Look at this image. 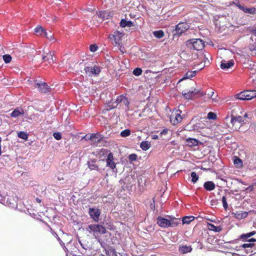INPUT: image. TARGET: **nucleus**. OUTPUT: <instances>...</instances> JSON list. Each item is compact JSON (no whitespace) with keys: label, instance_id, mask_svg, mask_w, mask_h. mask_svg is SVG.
Masks as SVG:
<instances>
[{"label":"nucleus","instance_id":"49530a36","mask_svg":"<svg viewBox=\"0 0 256 256\" xmlns=\"http://www.w3.org/2000/svg\"><path fill=\"white\" fill-rule=\"evenodd\" d=\"M98 49V46L96 44H91L90 46V50L92 52H95Z\"/></svg>","mask_w":256,"mask_h":256},{"label":"nucleus","instance_id":"603ef678","mask_svg":"<svg viewBox=\"0 0 256 256\" xmlns=\"http://www.w3.org/2000/svg\"><path fill=\"white\" fill-rule=\"evenodd\" d=\"M42 36H44L46 38H50L48 36V33L44 30V31L42 32V34H41Z\"/></svg>","mask_w":256,"mask_h":256},{"label":"nucleus","instance_id":"39448f33","mask_svg":"<svg viewBox=\"0 0 256 256\" xmlns=\"http://www.w3.org/2000/svg\"><path fill=\"white\" fill-rule=\"evenodd\" d=\"M88 214L90 218L93 220L98 222L100 220V216L101 214V210L96 207H90L88 209Z\"/></svg>","mask_w":256,"mask_h":256},{"label":"nucleus","instance_id":"a878e982","mask_svg":"<svg viewBox=\"0 0 256 256\" xmlns=\"http://www.w3.org/2000/svg\"><path fill=\"white\" fill-rule=\"evenodd\" d=\"M196 89L194 90H189L188 92H182V95L186 99L190 100L192 99V97L195 94Z\"/></svg>","mask_w":256,"mask_h":256},{"label":"nucleus","instance_id":"680f3d73","mask_svg":"<svg viewBox=\"0 0 256 256\" xmlns=\"http://www.w3.org/2000/svg\"><path fill=\"white\" fill-rule=\"evenodd\" d=\"M158 138V136H154V138L156 139Z\"/></svg>","mask_w":256,"mask_h":256},{"label":"nucleus","instance_id":"4c0bfd02","mask_svg":"<svg viewBox=\"0 0 256 256\" xmlns=\"http://www.w3.org/2000/svg\"><path fill=\"white\" fill-rule=\"evenodd\" d=\"M142 73V70L140 68H136L133 71V74L136 76H139Z\"/></svg>","mask_w":256,"mask_h":256},{"label":"nucleus","instance_id":"9d476101","mask_svg":"<svg viewBox=\"0 0 256 256\" xmlns=\"http://www.w3.org/2000/svg\"><path fill=\"white\" fill-rule=\"evenodd\" d=\"M10 116L12 118H18L20 117L26 118V114L24 110L21 107L16 108L10 114Z\"/></svg>","mask_w":256,"mask_h":256},{"label":"nucleus","instance_id":"c756f323","mask_svg":"<svg viewBox=\"0 0 256 256\" xmlns=\"http://www.w3.org/2000/svg\"><path fill=\"white\" fill-rule=\"evenodd\" d=\"M196 72L194 71H188L185 74V76L181 79L180 80L184 79L190 78L196 76Z\"/></svg>","mask_w":256,"mask_h":256},{"label":"nucleus","instance_id":"412c9836","mask_svg":"<svg viewBox=\"0 0 256 256\" xmlns=\"http://www.w3.org/2000/svg\"><path fill=\"white\" fill-rule=\"evenodd\" d=\"M86 138L92 140L94 142H98L101 138L100 135L97 134H88L86 136Z\"/></svg>","mask_w":256,"mask_h":256},{"label":"nucleus","instance_id":"6ab92c4d","mask_svg":"<svg viewBox=\"0 0 256 256\" xmlns=\"http://www.w3.org/2000/svg\"><path fill=\"white\" fill-rule=\"evenodd\" d=\"M28 120H32V122H38L42 120V116L38 113L33 114L28 117Z\"/></svg>","mask_w":256,"mask_h":256},{"label":"nucleus","instance_id":"5fc2aeb1","mask_svg":"<svg viewBox=\"0 0 256 256\" xmlns=\"http://www.w3.org/2000/svg\"><path fill=\"white\" fill-rule=\"evenodd\" d=\"M168 129H163V130L160 132L162 134H166L168 132Z\"/></svg>","mask_w":256,"mask_h":256},{"label":"nucleus","instance_id":"052dcab7","mask_svg":"<svg viewBox=\"0 0 256 256\" xmlns=\"http://www.w3.org/2000/svg\"><path fill=\"white\" fill-rule=\"evenodd\" d=\"M68 126L69 127H72V124H70V125H68Z\"/></svg>","mask_w":256,"mask_h":256},{"label":"nucleus","instance_id":"e433bc0d","mask_svg":"<svg viewBox=\"0 0 256 256\" xmlns=\"http://www.w3.org/2000/svg\"><path fill=\"white\" fill-rule=\"evenodd\" d=\"M130 132L129 130V129H126L125 130H123L120 133V136L122 137H126L128 136H130Z\"/></svg>","mask_w":256,"mask_h":256},{"label":"nucleus","instance_id":"8fccbe9b","mask_svg":"<svg viewBox=\"0 0 256 256\" xmlns=\"http://www.w3.org/2000/svg\"><path fill=\"white\" fill-rule=\"evenodd\" d=\"M195 94H200V96H203L206 94V93L203 92H200V90H196Z\"/></svg>","mask_w":256,"mask_h":256},{"label":"nucleus","instance_id":"20e7f679","mask_svg":"<svg viewBox=\"0 0 256 256\" xmlns=\"http://www.w3.org/2000/svg\"><path fill=\"white\" fill-rule=\"evenodd\" d=\"M129 101L128 98L123 95H120L118 96L116 101L113 102L112 106H110V109L114 108L116 107L118 104H120V106H124V110H129Z\"/></svg>","mask_w":256,"mask_h":256},{"label":"nucleus","instance_id":"09e8293b","mask_svg":"<svg viewBox=\"0 0 256 256\" xmlns=\"http://www.w3.org/2000/svg\"><path fill=\"white\" fill-rule=\"evenodd\" d=\"M249 48H250V50H251V51L256 50V45H255V44L250 45L249 46Z\"/></svg>","mask_w":256,"mask_h":256},{"label":"nucleus","instance_id":"9b49d317","mask_svg":"<svg viewBox=\"0 0 256 256\" xmlns=\"http://www.w3.org/2000/svg\"><path fill=\"white\" fill-rule=\"evenodd\" d=\"M244 118L241 116H231L230 118V124L231 126L229 125L228 127H233V126H238L236 124H240L242 122H244ZM242 124L239 125V128L242 126Z\"/></svg>","mask_w":256,"mask_h":256},{"label":"nucleus","instance_id":"79ce46f5","mask_svg":"<svg viewBox=\"0 0 256 256\" xmlns=\"http://www.w3.org/2000/svg\"><path fill=\"white\" fill-rule=\"evenodd\" d=\"M88 167L91 170H94L96 168H98V166H96L94 162H88Z\"/></svg>","mask_w":256,"mask_h":256},{"label":"nucleus","instance_id":"a18cd8bd","mask_svg":"<svg viewBox=\"0 0 256 256\" xmlns=\"http://www.w3.org/2000/svg\"><path fill=\"white\" fill-rule=\"evenodd\" d=\"M54 137L56 140H60L62 138V134L60 132H54L53 134Z\"/></svg>","mask_w":256,"mask_h":256},{"label":"nucleus","instance_id":"7ed1b4c3","mask_svg":"<svg viewBox=\"0 0 256 256\" xmlns=\"http://www.w3.org/2000/svg\"><path fill=\"white\" fill-rule=\"evenodd\" d=\"M236 98L240 100H250L256 98V90H244L236 94Z\"/></svg>","mask_w":256,"mask_h":256},{"label":"nucleus","instance_id":"72a5a7b5","mask_svg":"<svg viewBox=\"0 0 256 256\" xmlns=\"http://www.w3.org/2000/svg\"><path fill=\"white\" fill-rule=\"evenodd\" d=\"M153 34L156 38H160L164 36V32H163L162 30H157L154 32Z\"/></svg>","mask_w":256,"mask_h":256},{"label":"nucleus","instance_id":"f3484780","mask_svg":"<svg viewBox=\"0 0 256 256\" xmlns=\"http://www.w3.org/2000/svg\"><path fill=\"white\" fill-rule=\"evenodd\" d=\"M234 64V62L233 60H231L228 61L224 60L222 62L220 68L224 70H227L231 67L233 66Z\"/></svg>","mask_w":256,"mask_h":256},{"label":"nucleus","instance_id":"c9c22d12","mask_svg":"<svg viewBox=\"0 0 256 256\" xmlns=\"http://www.w3.org/2000/svg\"><path fill=\"white\" fill-rule=\"evenodd\" d=\"M234 163L238 167H240V166L242 165V160L240 158H238L237 157H234Z\"/></svg>","mask_w":256,"mask_h":256},{"label":"nucleus","instance_id":"0e129e2a","mask_svg":"<svg viewBox=\"0 0 256 256\" xmlns=\"http://www.w3.org/2000/svg\"><path fill=\"white\" fill-rule=\"evenodd\" d=\"M58 240H60V238H58Z\"/></svg>","mask_w":256,"mask_h":256},{"label":"nucleus","instance_id":"4d7b16f0","mask_svg":"<svg viewBox=\"0 0 256 256\" xmlns=\"http://www.w3.org/2000/svg\"><path fill=\"white\" fill-rule=\"evenodd\" d=\"M36 201L38 202H40V200L39 199V198H36Z\"/></svg>","mask_w":256,"mask_h":256},{"label":"nucleus","instance_id":"b1692460","mask_svg":"<svg viewBox=\"0 0 256 256\" xmlns=\"http://www.w3.org/2000/svg\"><path fill=\"white\" fill-rule=\"evenodd\" d=\"M134 22L130 20H126L124 19H122L120 22V26L122 28L132 27L134 26Z\"/></svg>","mask_w":256,"mask_h":256},{"label":"nucleus","instance_id":"a211bd4d","mask_svg":"<svg viewBox=\"0 0 256 256\" xmlns=\"http://www.w3.org/2000/svg\"><path fill=\"white\" fill-rule=\"evenodd\" d=\"M232 214L236 218L242 220L246 218L248 216V212H246L236 211L232 212Z\"/></svg>","mask_w":256,"mask_h":256},{"label":"nucleus","instance_id":"58836bf2","mask_svg":"<svg viewBox=\"0 0 256 256\" xmlns=\"http://www.w3.org/2000/svg\"><path fill=\"white\" fill-rule=\"evenodd\" d=\"M3 60L6 63L8 64L11 61L12 57L9 54H4L3 56Z\"/></svg>","mask_w":256,"mask_h":256},{"label":"nucleus","instance_id":"f03ea898","mask_svg":"<svg viewBox=\"0 0 256 256\" xmlns=\"http://www.w3.org/2000/svg\"><path fill=\"white\" fill-rule=\"evenodd\" d=\"M86 230L89 233L93 232V235L96 236V234L98 232L100 234H104L106 232V228L100 224H90L87 226Z\"/></svg>","mask_w":256,"mask_h":256},{"label":"nucleus","instance_id":"de8ad7c7","mask_svg":"<svg viewBox=\"0 0 256 256\" xmlns=\"http://www.w3.org/2000/svg\"><path fill=\"white\" fill-rule=\"evenodd\" d=\"M129 160L132 161H134L136 160L137 155L136 154H131L128 156Z\"/></svg>","mask_w":256,"mask_h":256},{"label":"nucleus","instance_id":"aec40b11","mask_svg":"<svg viewBox=\"0 0 256 256\" xmlns=\"http://www.w3.org/2000/svg\"><path fill=\"white\" fill-rule=\"evenodd\" d=\"M182 118L180 114H172L170 117V122L174 125L182 121Z\"/></svg>","mask_w":256,"mask_h":256},{"label":"nucleus","instance_id":"cd10ccee","mask_svg":"<svg viewBox=\"0 0 256 256\" xmlns=\"http://www.w3.org/2000/svg\"><path fill=\"white\" fill-rule=\"evenodd\" d=\"M188 144L190 146H196L198 144V141L195 138H189L186 140Z\"/></svg>","mask_w":256,"mask_h":256},{"label":"nucleus","instance_id":"423d86ee","mask_svg":"<svg viewBox=\"0 0 256 256\" xmlns=\"http://www.w3.org/2000/svg\"><path fill=\"white\" fill-rule=\"evenodd\" d=\"M106 166L112 169V172L116 174L118 170L116 168V164L114 161V156L112 152H110L106 159Z\"/></svg>","mask_w":256,"mask_h":256},{"label":"nucleus","instance_id":"c03bdc74","mask_svg":"<svg viewBox=\"0 0 256 256\" xmlns=\"http://www.w3.org/2000/svg\"><path fill=\"white\" fill-rule=\"evenodd\" d=\"M254 244L253 243L249 242L246 244H244L242 246V247L244 248H252L254 246Z\"/></svg>","mask_w":256,"mask_h":256},{"label":"nucleus","instance_id":"7c9ffc66","mask_svg":"<svg viewBox=\"0 0 256 256\" xmlns=\"http://www.w3.org/2000/svg\"><path fill=\"white\" fill-rule=\"evenodd\" d=\"M150 146V143L148 141H143L140 144V148L144 150H148Z\"/></svg>","mask_w":256,"mask_h":256},{"label":"nucleus","instance_id":"4468645a","mask_svg":"<svg viewBox=\"0 0 256 256\" xmlns=\"http://www.w3.org/2000/svg\"><path fill=\"white\" fill-rule=\"evenodd\" d=\"M42 60L44 62H47L48 64H51L54 62L53 53L49 51L47 53H44L42 56Z\"/></svg>","mask_w":256,"mask_h":256},{"label":"nucleus","instance_id":"bb28decb","mask_svg":"<svg viewBox=\"0 0 256 256\" xmlns=\"http://www.w3.org/2000/svg\"><path fill=\"white\" fill-rule=\"evenodd\" d=\"M208 228L210 230H212L215 232H220L222 230V228L220 226H216L210 223L208 224Z\"/></svg>","mask_w":256,"mask_h":256},{"label":"nucleus","instance_id":"6e6d98bb","mask_svg":"<svg viewBox=\"0 0 256 256\" xmlns=\"http://www.w3.org/2000/svg\"><path fill=\"white\" fill-rule=\"evenodd\" d=\"M78 242L80 243V244L81 245V246L84 249H86V248L84 247L83 244L82 243V242L81 240H78Z\"/></svg>","mask_w":256,"mask_h":256},{"label":"nucleus","instance_id":"e2e57ef3","mask_svg":"<svg viewBox=\"0 0 256 256\" xmlns=\"http://www.w3.org/2000/svg\"><path fill=\"white\" fill-rule=\"evenodd\" d=\"M228 119V118H226V120H227Z\"/></svg>","mask_w":256,"mask_h":256},{"label":"nucleus","instance_id":"37998d69","mask_svg":"<svg viewBox=\"0 0 256 256\" xmlns=\"http://www.w3.org/2000/svg\"><path fill=\"white\" fill-rule=\"evenodd\" d=\"M222 205H223L224 208L225 210H226L228 208V204L226 202V196H224L222 198Z\"/></svg>","mask_w":256,"mask_h":256},{"label":"nucleus","instance_id":"864d4df0","mask_svg":"<svg viewBox=\"0 0 256 256\" xmlns=\"http://www.w3.org/2000/svg\"><path fill=\"white\" fill-rule=\"evenodd\" d=\"M252 33L256 36V27L252 28L251 30Z\"/></svg>","mask_w":256,"mask_h":256},{"label":"nucleus","instance_id":"dca6fc26","mask_svg":"<svg viewBox=\"0 0 256 256\" xmlns=\"http://www.w3.org/2000/svg\"><path fill=\"white\" fill-rule=\"evenodd\" d=\"M238 8L246 13L254 14H256V8L254 7L247 8L241 4L238 5Z\"/></svg>","mask_w":256,"mask_h":256},{"label":"nucleus","instance_id":"f704fd0d","mask_svg":"<svg viewBox=\"0 0 256 256\" xmlns=\"http://www.w3.org/2000/svg\"><path fill=\"white\" fill-rule=\"evenodd\" d=\"M192 177V182L194 184L196 183L198 180V176L195 172H192L190 174Z\"/></svg>","mask_w":256,"mask_h":256},{"label":"nucleus","instance_id":"f8f14e48","mask_svg":"<svg viewBox=\"0 0 256 256\" xmlns=\"http://www.w3.org/2000/svg\"><path fill=\"white\" fill-rule=\"evenodd\" d=\"M256 234L255 231H252L248 233L243 234L240 236V238L242 240L244 241H247L249 242H256V239L254 238H250Z\"/></svg>","mask_w":256,"mask_h":256},{"label":"nucleus","instance_id":"5701e85b","mask_svg":"<svg viewBox=\"0 0 256 256\" xmlns=\"http://www.w3.org/2000/svg\"><path fill=\"white\" fill-rule=\"evenodd\" d=\"M192 250L191 246H182L179 248L180 252L183 254L190 252Z\"/></svg>","mask_w":256,"mask_h":256},{"label":"nucleus","instance_id":"2eb2a0df","mask_svg":"<svg viewBox=\"0 0 256 256\" xmlns=\"http://www.w3.org/2000/svg\"><path fill=\"white\" fill-rule=\"evenodd\" d=\"M122 36V34L118 32H115L114 34H110L109 36V38L112 41L114 42L116 44H118L120 40V38Z\"/></svg>","mask_w":256,"mask_h":256},{"label":"nucleus","instance_id":"ea45409f","mask_svg":"<svg viewBox=\"0 0 256 256\" xmlns=\"http://www.w3.org/2000/svg\"><path fill=\"white\" fill-rule=\"evenodd\" d=\"M207 116L209 120H216V114L212 112H208Z\"/></svg>","mask_w":256,"mask_h":256},{"label":"nucleus","instance_id":"0eeeda50","mask_svg":"<svg viewBox=\"0 0 256 256\" xmlns=\"http://www.w3.org/2000/svg\"><path fill=\"white\" fill-rule=\"evenodd\" d=\"M192 48L196 50H202L204 46V42L200 38L194 39L190 40Z\"/></svg>","mask_w":256,"mask_h":256},{"label":"nucleus","instance_id":"3c124183","mask_svg":"<svg viewBox=\"0 0 256 256\" xmlns=\"http://www.w3.org/2000/svg\"><path fill=\"white\" fill-rule=\"evenodd\" d=\"M250 114L246 112L244 114L243 118H248V119H250L251 117H250Z\"/></svg>","mask_w":256,"mask_h":256},{"label":"nucleus","instance_id":"473e14b6","mask_svg":"<svg viewBox=\"0 0 256 256\" xmlns=\"http://www.w3.org/2000/svg\"><path fill=\"white\" fill-rule=\"evenodd\" d=\"M208 97L210 98H211L212 102H218V100L216 99V98L218 97V94H214V92L212 90L210 92H208L207 94Z\"/></svg>","mask_w":256,"mask_h":256},{"label":"nucleus","instance_id":"1a4fd4ad","mask_svg":"<svg viewBox=\"0 0 256 256\" xmlns=\"http://www.w3.org/2000/svg\"><path fill=\"white\" fill-rule=\"evenodd\" d=\"M190 26L186 22H180L176 27L175 31L176 34L178 36L182 34V33L186 32L189 29Z\"/></svg>","mask_w":256,"mask_h":256},{"label":"nucleus","instance_id":"c85d7f7f","mask_svg":"<svg viewBox=\"0 0 256 256\" xmlns=\"http://www.w3.org/2000/svg\"><path fill=\"white\" fill-rule=\"evenodd\" d=\"M194 219V217L192 216H184L182 219L183 224H189L190 222Z\"/></svg>","mask_w":256,"mask_h":256},{"label":"nucleus","instance_id":"f257e3e1","mask_svg":"<svg viewBox=\"0 0 256 256\" xmlns=\"http://www.w3.org/2000/svg\"><path fill=\"white\" fill-rule=\"evenodd\" d=\"M180 218H176L173 216H166L165 217L158 216L156 219L157 224L163 228L175 227L180 224Z\"/></svg>","mask_w":256,"mask_h":256},{"label":"nucleus","instance_id":"2f4dec72","mask_svg":"<svg viewBox=\"0 0 256 256\" xmlns=\"http://www.w3.org/2000/svg\"><path fill=\"white\" fill-rule=\"evenodd\" d=\"M18 138L26 140L28 138V134L26 132L21 131L19 132H18Z\"/></svg>","mask_w":256,"mask_h":256},{"label":"nucleus","instance_id":"6e6552de","mask_svg":"<svg viewBox=\"0 0 256 256\" xmlns=\"http://www.w3.org/2000/svg\"><path fill=\"white\" fill-rule=\"evenodd\" d=\"M84 70L89 76H92L94 75H98L100 72V69L99 66L95 65L94 66H86L84 68Z\"/></svg>","mask_w":256,"mask_h":256},{"label":"nucleus","instance_id":"13d9d810","mask_svg":"<svg viewBox=\"0 0 256 256\" xmlns=\"http://www.w3.org/2000/svg\"><path fill=\"white\" fill-rule=\"evenodd\" d=\"M112 256H117V255L116 254H113Z\"/></svg>","mask_w":256,"mask_h":256},{"label":"nucleus","instance_id":"bf43d9fd","mask_svg":"<svg viewBox=\"0 0 256 256\" xmlns=\"http://www.w3.org/2000/svg\"><path fill=\"white\" fill-rule=\"evenodd\" d=\"M148 72H150V70H146V73H148Z\"/></svg>","mask_w":256,"mask_h":256},{"label":"nucleus","instance_id":"393cba45","mask_svg":"<svg viewBox=\"0 0 256 256\" xmlns=\"http://www.w3.org/2000/svg\"><path fill=\"white\" fill-rule=\"evenodd\" d=\"M97 14L98 18L101 19L102 21H103L104 20L108 19L109 14L106 11H100L97 13Z\"/></svg>","mask_w":256,"mask_h":256},{"label":"nucleus","instance_id":"a19ab883","mask_svg":"<svg viewBox=\"0 0 256 256\" xmlns=\"http://www.w3.org/2000/svg\"><path fill=\"white\" fill-rule=\"evenodd\" d=\"M35 32L37 34H39L40 35L42 34V32L44 31V29L40 26H38L34 30Z\"/></svg>","mask_w":256,"mask_h":256},{"label":"nucleus","instance_id":"4be33fe9","mask_svg":"<svg viewBox=\"0 0 256 256\" xmlns=\"http://www.w3.org/2000/svg\"><path fill=\"white\" fill-rule=\"evenodd\" d=\"M204 187L206 190L212 191L215 188L216 185L212 181H207L204 183Z\"/></svg>","mask_w":256,"mask_h":256},{"label":"nucleus","instance_id":"ddd939ff","mask_svg":"<svg viewBox=\"0 0 256 256\" xmlns=\"http://www.w3.org/2000/svg\"><path fill=\"white\" fill-rule=\"evenodd\" d=\"M35 86L38 88L40 92L47 93L50 90V88L46 82L36 83Z\"/></svg>","mask_w":256,"mask_h":256}]
</instances>
